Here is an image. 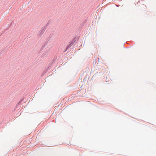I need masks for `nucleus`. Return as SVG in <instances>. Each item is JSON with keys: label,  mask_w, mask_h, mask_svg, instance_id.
Wrapping results in <instances>:
<instances>
[{"label": "nucleus", "mask_w": 156, "mask_h": 156, "mask_svg": "<svg viewBox=\"0 0 156 156\" xmlns=\"http://www.w3.org/2000/svg\"><path fill=\"white\" fill-rule=\"evenodd\" d=\"M102 74L100 73H96L92 77V78H94V79H98L101 77L102 76Z\"/></svg>", "instance_id": "f257e3e1"}, {"label": "nucleus", "mask_w": 156, "mask_h": 156, "mask_svg": "<svg viewBox=\"0 0 156 156\" xmlns=\"http://www.w3.org/2000/svg\"><path fill=\"white\" fill-rule=\"evenodd\" d=\"M102 63H101V62H100L99 63L98 62L97 63V64L96 65V66L97 68H98V69H101L102 68V67H101V65L102 64Z\"/></svg>", "instance_id": "f03ea898"}]
</instances>
